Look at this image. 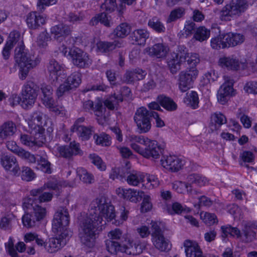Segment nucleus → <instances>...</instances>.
<instances>
[{"label": "nucleus", "instance_id": "nucleus-1", "mask_svg": "<svg viewBox=\"0 0 257 257\" xmlns=\"http://www.w3.org/2000/svg\"><path fill=\"white\" fill-rule=\"evenodd\" d=\"M90 214L80 223L79 234L81 242L86 246L92 247L95 243V229L104 221H110L114 219L115 213L113 206L107 203L104 196L93 200L90 205Z\"/></svg>", "mask_w": 257, "mask_h": 257}, {"label": "nucleus", "instance_id": "nucleus-2", "mask_svg": "<svg viewBox=\"0 0 257 257\" xmlns=\"http://www.w3.org/2000/svg\"><path fill=\"white\" fill-rule=\"evenodd\" d=\"M17 43L18 46L15 49V59L20 67V78L24 80L28 76L29 70L39 64L40 59L25 51V46L21 40V35L17 32L11 33L10 39L3 49V55L5 59L9 58L10 51Z\"/></svg>", "mask_w": 257, "mask_h": 257}, {"label": "nucleus", "instance_id": "nucleus-3", "mask_svg": "<svg viewBox=\"0 0 257 257\" xmlns=\"http://www.w3.org/2000/svg\"><path fill=\"white\" fill-rule=\"evenodd\" d=\"M36 198H27L24 200L23 207L25 214L22 217L23 225L28 227H32L37 221L43 219L46 215V209L38 204Z\"/></svg>", "mask_w": 257, "mask_h": 257}, {"label": "nucleus", "instance_id": "nucleus-4", "mask_svg": "<svg viewBox=\"0 0 257 257\" xmlns=\"http://www.w3.org/2000/svg\"><path fill=\"white\" fill-rule=\"evenodd\" d=\"M69 221L70 216L68 209L65 207H60L54 215L52 222L53 232L60 235L62 238L68 237L70 234L67 229Z\"/></svg>", "mask_w": 257, "mask_h": 257}, {"label": "nucleus", "instance_id": "nucleus-5", "mask_svg": "<svg viewBox=\"0 0 257 257\" xmlns=\"http://www.w3.org/2000/svg\"><path fill=\"white\" fill-rule=\"evenodd\" d=\"M248 7V4L246 0L232 1L220 11V19L222 21H230L231 18L239 16L244 13Z\"/></svg>", "mask_w": 257, "mask_h": 257}, {"label": "nucleus", "instance_id": "nucleus-6", "mask_svg": "<svg viewBox=\"0 0 257 257\" xmlns=\"http://www.w3.org/2000/svg\"><path fill=\"white\" fill-rule=\"evenodd\" d=\"M151 117L152 111H149L146 107H141L137 109L134 120L140 134L146 133L150 130Z\"/></svg>", "mask_w": 257, "mask_h": 257}, {"label": "nucleus", "instance_id": "nucleus-7", "mask_svg": "<svg viewBox=\"0 0 257 257\" xmlns=\"http://www.w3.org/2000/svg\"><path fill=\"white\" fill-rule=\"evenodd\" d=\"M37 90L36 84L32 81H28L24 85L21 92V105L23 108L28 109L33 105L37 97Z\"/></svg>", "mask_w": 257, "mask_h": 257}, {"label": "nucleus", "instance_id": "nucleus-8", "mask_svg": "<svg viewBox=\"0 0 257 257\" xmlns=\"http://www.w3.org/2000/svg\"><path fill=\"white\" fill-rule=\"evenodd\" d=\"M198 75L196 68H187L181 71L178 76V87L179 90L185 92L192 87L194 81Z\"/></svg>", "mask_w": 257, "mask_h": 257}, {"label": "nucleus", "instance_id": "nucleus-9", "mask_svg": "<svg viewBox=\"0 0 257 257\" xmlns=\"http://www.w3.org/2000/svg\"><path fill=\"white\" fill-rule=\"evenodd\" d=\"M73 64L79 68H86L92 63V60L88 54L80 49H75L69 52Z\"/></svg>", "mask_w": 257, "mask_h": 257}, {"label": "nucleus", "instance_id": "nucleus-10", "mask_svg": "<svg viewBox=\"0 0 257 257\" xmlns=\"http://www.w3.org/2000/svg\"><path fill=\"white\" fill-rule=\"evenodd\" d=\"M144 147L143 156L147 159H151L154 160L158 159L162 154L163 149L155 141L150 139L147 140V143Z\"/></svg>", "mask_w": 257, "mask_h": 257}, {"label": "nucleus", "instance_id": "nucleus-11", "mask_svg": "<svg viewBox=\"0 0 257 257\" xmlns=\"http://www.w3.org/2000/svg\"><path fill=\"white\" fill-rule=\"evenodd\" d=\"M225 82L220 86L217 92V99L221 104H223L227 101L228 97L232 95L233 80L227 76H224Z\"/></svg>", "mask_w": 257, "mask_h": 257}, {"label": "nucleus", "instance_id": "nucleus-12", "mask_svg": "<svg viewBox=\"0 0 257 257\" xmlns=\"http://www.w3.org/2000/svg\"><path fill=\"white\" fill-rule=\"evenodd\" d=\"M161 162L164 168L172 172L179 171L183 166V161L174 155L163 156Z\"/></svg>", "mask_w": 257, "mask_h": 257}, {"label": "nucleus", "instance_id": "nucleus-13", "mask_svg": "<svg viewBox=\"0 0 257 257\" xmlns=\"http://www.w3.org/2000/svg\"><path fill=\"white\" fill-rule=\"evenodd\" d=\"M116 193L119 197L135 203L140 201L144 196V192L142 191H137L134 189L123 188H117L116 190Z\"/></svg>", "mask_w": 257, "mask_h": 257}, {"label": "nucleus", "instance_id": "nucleus-14", "mask_svg": "<svg viewBox=\"0 0 257 257\" xmlns=\"http://www.w3.org/2000/svg\"><path fill=\"white\" fill-rule=\"evenodd\" d=\"M57 150L60 156L68 159L70 158L73 155L82 154L79 144L76 143L75 141L71 142L68 146L58 147Z\"/></svg>", "mask_w": 257, "mask_h": 257}, {"label": "nucleus", "instance_id": "nucleus-15", "mask_svg": "<svg viewBox=\"0 0 257 257\" xmlns=\"http://www.w3.org/2000/svg\"><path fill=\"white\" fill-rule=\"evenodd\" d=\"M218 65L224 69L236 70L239 69H245L246 62L239 63L238 60L233 57H223L219 59Z\"/></svg>", "mask_w": 257, "mask_h": 257}, {"label": "nucleus", "instance_id": "nucleus-16", "mask_svg": "<svg viewBox=\"0 0 257 257\" xmlns=\"http://www.w3.org/2000/svg\"><path fill=\"white\" fill-rule=\"evenodd\" d=\"M47 67L50 73V79L52 84L55 85L57 82L62 81V77L61 75L63 73L61 70L62 66L57 61L54 59H50Z\"/></svg>", "mask_w": 257, "mask_h": 257}, {"label": "nucleus", "instance_id": "nucleus-17", "mask_svg": "<svg viewBox=\"0 0 257 257\" xmlns=\"http://www.w3.org/2000/svg\"><path fill=\"white\" fill-rule=\"evenodd\" d=\"M1 163L7 171H10L13 175L20 173V168L17 159L13 156L3 155L1 158Z\"/></svg>", "mask_w": 257, "mask_h": 257}, {"label": "nucleus", "instance_id": "nucleus-18", "mask_svg": "<svg viewBox=\"0 0 257 257\" xmlns=\"http://www.w3.org/2000/svg\"><path fill=\"white\" fill-rule=\"evenodd\" d=\"M169 51V47L163 43L154 44L152 47L145 49V51L149 55L157 58H165Z\"/></svg>", "mask_w": 257, "mask_h": 257}, {"label": "nucleus", "instance_id": "nucleus-19", "mask_svg": "<svg viewBox=\"0 0 257 257\" xmlns=\"http://www.w3.org/2000/svg\"><path fill=\"white\" fill-rule=\"evenodd\" d=\"M72 28L67 25L59 24L51 28V34L57 40H62L71 34Z\"/></svg>", "mask_w": 257, "mask_h": 257}, {"label": "nucleus", "instance_id": "nucleus-20", "mask_svg": "<svg viewBox=\"0 0 257 257\" xmlns=\"http://www.w3.org/2000/svg\"><path fill=\"white\" fill-rule=\"evenodd\" d=\"M40 89L43 94L42 101L47 107L52 108L54 107L55 101L53 98V89L50 85L43 84L41 85Z\"/></svg>", "mask_w": 257, "mask_h": 257}, {"label": "nucleus", "instance_id": "nucleus-21", "mask_svg": "<svg viewBox=\"0 0 257 257\" xmlns=\"http://www.w3.org/2000/svg\"><path fill=\"white\" fill-rule=\"evenodd\" d=\"M255 228V225L250 222L244 224L242 229L241 236L240 239L244 243H249L253 241L256 236V233L254 231Z\"/></svg>", "mask_w": 257, "mask_h": 257}, {"label": "nucleus", "instance_id": "nucleus-22", "mask_svg": "<svg viewBox=\"0 0 257 257\" xmlns=\"http://www.w3.org/2000/svg\"><path fill=\"white\" fill-rule=\"evenodd\" d=\"M26 21L30 28L36 29L45 23L46 18L37 12H31L28 15Z\"/></svg>", "mask_w": 257, "mask_h": 257}, {"label": "nucleus", "instance_id": "nucleus-23", "mask_svg": "<svg viewBox=\"0 0 257 257\" xmlns=\"http://www.w3.org/2000/svg\"><path fill=\"white\" fill-rule=\"evenodd\" d=\"M122 46L123 41L120 40H114L112 42L99 41L96 44L97 50L103 53H108L116 48Z\"/></svg>", "mask_w": 257, "mask_h": 257}, {"label": "nucleus", "instance_id": "nucleus-24", "mask_svg": "<svg viewBox=\"0 0 257 257\" xmlns=\"http://www.w3.org/2000/svg\"><path fill=\"white\" fill-rule=\"evenodd\" d=\"M16 132V123L11 120L7 121L0 125V138L7 139L14 136Z\"/></svg>", "mask_w": 257, "mask_h": 257}, {"label": "nucleus", "instance_id": "nucleus-25", "mask_svg": "<svg viewBox=\"0 0 257 257\" xmlns=\"http://www.w3.org/2000/svg\"><path fill=\"white\" fill-rule=\"evenodd\" d=\"M149 36L150 33L146 29H139L132 32L130 38L133 44L144 45Z\"/></svg>", "mask_w": 257, "mask_h": 257}, {"label": "nucleus", "instance_id": "nucleus-26", "mask_svg": "<svg viewBox=\"0 0 257 257\" xmlns=\"http://www.w3.org/2000/svg\"><path fill=\"white\" fill-rule=\"evenodd\" d=\"M59 237L51 238L45 244V249L50 253L57 251L66 243L65 238H62L60 235Z\"/></svg>", "mask_w": 257, "mask_h": 257}, {"label": "nucleus", "instance_id": "nucleus-27", "mask_svg": "<svg viewBox=\"0 0 257 257\" xmlns=\"http://www.w3.org/2000/svg\"><path fill=\"white\" fill-rule=\"evenodd\" d=\"M44 188L41 187L37 189H34L30 191V195L33 198H36V202L41 203L43 202H48L51 201L53 194L52 192H44Z\"/></svg>", "mask_w": 257, "mask_h": 257}, {"label": "nucleus", "instance_id": "nucleus-28", "mask_svg": "<svg viewBox=\"0 0 257 257\" xmlns=\"http://www.w3.org/2000/svg\"><path fill=\"white\" fill-rule=\"evenodd\" d=\"M76 126V124L75 126H72L71 131L73 132H76L77 136L82 140H88L94 132L93 128L92 126Z\"/></svg>", "mask_w": 257, "mask_h": 257}, {"label": "nucleus", "instance_id": "nucleus-29", "mask_svg": "<svg viewBox=\"0 0 257 257\" xmlns=\"http://www.w3.org/2000/svg\"><path fill=\"white\" fill-rule=\"evenodd\" d=\"M44 116L43 113L39 111L33 112L28 118L29 128H33V130L39 129L42 126V120Z\"/></svg>", "mask_w": 257, "mask_h": 257}, {"label": "nucleus", "instance_id": "nucleus-30", "mask_svg": "<svg viewBox=\"0 0 257 257\" xmlns=\"http://www.w3.org/2000/svg\"><path fill=\"white\" fill-rule=\"evenodd\" d=\"M152 241L155 247L161 251L167 252L171 248V244L164 235L152 238Z\"/></svg>", "mask_w": 257, "mask_h": 257}, {"label": "nucleus", "instance_id": "nucleus-31", "mask_svg": "<svg viewBox=\"0 0 257 257\" xmlns=\"http://www.w3.org/2000/svg\"><path fill=\"white\" fill-rule=\"evenodd\" d=\"M167 66L172 74H176L180 69L181 62L177 59V55L174 52L171 53L167 60Z\"/></svg>", "mask_w": 257, "mask_h": 257}, {"label": "nucleus", "instance_id": "nucleus-32", "mask_svg": "<svg viewBox=\"0 0 257 257\" xmlns=\"http://www.w3.org/2000/svg\"><path fill=\"white\" fill-rule=\"evenodd\" d=\"M224 39L228 45V47H233L241 44L244 40V36L237 33H227L224 34Z\"/></svg>", "mask_w": 257, "mask_h": 257}, {"label": "nucleus", "instance_id": "nucleus-33", "mask_svg": "<svg viewBox=\"0 0 257 257\" xmlns=\"http://www.w3.org/2000/svg\"><path fill=\"white\" fill-rule=\"evenodd\" d=\"M39 128L37 130H33V128H29L30 133L34 136L33 138L35 146L38 147H42L46 141V138L44 135V128L42 126H40Z\"/></svg>", "mask_w": 257, "mask_h": 257}, {"label": "nucleus", "instance_id": "nucleus-34", "mask_svg": "<svg viewBox=\"0 0 257 257\" xmlns=\"http://www.w3.org/2000/svg\"><path fill=\"white\" fill-rule=\"evenodd\" d=\"M125 177L127 183L134 186H138L141 182H143L145 178L143 173L136 171L127 173Z\"/></svg>", "mask_w": 257, "mask_h": 257}, {"label": "nucleus", "instance_id": "nucleus-35", "mask_svg": "<svg viewBox=\"0 0 257 257\" xmlns=\"http://www.w3.org/2000/svg\"><path fill=\"white\" fill-rule=\"evenodd\" d=\"M122 94H114L108 97L104 102V105L109 109L113 110L118 105L119 102L123 101Z\"/></svg>", "mask_w": 257, "mask_h": 257}, {"label": "nucleus", "instance_id": "nucleus-36", "mask_svg": "<svg viewBox=\"0 0 257 257\" xmlns=\"http://www.w3.org/2000/svg\"><path fill=\"white\" fill-rule=\"evenodd\" d=\"M188 184H195L196 185L201 187L205 186L208 182L207 179L199 174L193 173L189 175L186 178Z\"/></svg>", "mask_w": 257, "mask_h": 257}, {"label": "nucleus", "instance_id": "nucleus-37", "mask_svg": "<svg viewBox=\"0 0 257 257\" xmlns=\"http://www.w3.org/2000/svg\"><path fill=\"white\" fill-rule=\"evenodd\" d=\"M226 119L225 116L221 113H215L212 115L211 117V122L210 123V128L213 130H216L223 124L225 123Z\"/></svg>", "mask_w": 257, "mask_h": 257}, {"label": "nucleus", "instance_id": "nucleus-38", "mask_svg": "<svg viewBox=\"0 0 257 257\" xmlns=\"http://www.w3.org/2000/svg\"><path fill=\"white\" fill-rule=\"evenodd\" d=\"M157 100L159 103L166 110L174 111L177 109L176 103L171 98L164 95L158 96Z\"/></svg>", "mask_w": 257, "mask_h": 257}, {"label": "nucleus", "instance_id": "nucleus-39", "mask_svg": "<svg viewBox=\"0 0 257 257\" xmlns=\"http://www.w3.org/2000/svg\"><path fill=\"white\" fill-rule=\"evenodd\" d=\"M239 157L241 158L242 161V162L239 163L241 166H244L250 170H253L254 169L253 167H250L248 165L246 164V163H252L254 161V156L251 152L248 151H243L240 154Z\"/></svg>", "mask_w": 257, "mask_h": 257}, {"label": "nucleus", "instance_id": "nucleus-40", "mask_svg": "<svg viewBox=\"0 0 257 257\" xmlns=\"http://www.w3.org/2000/svg\"><path fill=\"white\" fill-rule=\"evenodd\" d=\"M131 31V26L127 23H122L115 28L113 33L116 37L123 38L130 33Z\"/></svg>", "mask_w": 257, "mask_h": 257}, {"label": "nucleus", "instance_id": "nucleus-41", "mask_svg": "<svg viewBox=\"0 0 257 257\" xmlns=\"http://www.w3.org/2000/svg\"><path fill=\"white\" fill-rule=\"evenodd\" d=\"M148 26L159 33H164L166 28L160 20L156 17L150 19L148 23Z\"/></svg>", "mask_w": 257, "mask_h": 257}, {"label": "nucleus", "instance_id": "nucleus-42", "mask_svg": "<svg viewBox=\"0 0 257 257\" xmlns=\"http://www.w3.org/2000/svg\"><path fill=\"white\" fill-rule=\"evenodd\" d=\"M210 35L209 30L204 26H200L198 28L194 35V38L197 41L203 42L209 38Z\"/></svg>", "mask_w": 257, "mask_h": 257}, {"label": "nucleus", "instance_id": "nucleus-43", "mask_svg": "<svg viewBox=\"0 0 257 257\" xmlns=\"http://www.w3.org/2000/svg\"><path fill=\"white\" fill-rule=\"evenodd\" d=\"M224 34L220 35L219 36L212 38L211 46L213 49L218 50L228 47V45L224 39Z\"/></svg>", "mask_w": 257, "mask_h": 257}, {"label": "nucleus", "instance_id": "nucleus-44", "mask_svg": "<svg viewBox=\"0 0 257 257\" xmlns=\"http://www.w3.org/2000/svg\"><path fill=\"white\" fill-rule=\"evenodd\" d=\"M185 14V10L182 7L176 8L172 10L167 19V23L175 22L181 18Z\"/></svg>", "mask_w": 257, "mask_h": 257}, {"label": "nucleus", "instance_id": "nucleus-45", "mask_svg": "<svg viewBox=\"0 0 257 257\" xmlns=\"http://www.w3.org/2000/svg\"><path fill=\"white\" fill-rule=\"evenodd\" d=\"M77 174L79 177L80 179L84 183L91 184L94 181V177L93 175L87 172L83 168H78L77 169Z\"/></svg>", "mask_w": 257, "mask_h": 257}, {"label": "nucleus", "instance_id": "nucleus-46", "mask_svg": "<svg viewBox=\"0 0 257 257\" xmlns=\"http://www.w3.org/2000/svg\"><path fill=\"white\" fill-rule=\"evenodd\" d=\"M184 102L193 108H196L199 103L197 93L195 91H192L190 94H187L184 99Z\"/></svg>", "mask_w": 257, "mask_h": 257}, {"label": "nucleus", "instance_id": "nucleus-47", "mask_svg": "<svg viewBox=\"0 0 257 257\" xmlns=\"http://www.w3.org/2000/svg\"><path fill=\"white\" fill-rule=\"evenodd\" d=\"M221 230L223 236H227L230 234L232 236H236L237 238H240L241 236L240 230L237 227H233L230 225L224 226L221 227Z\"/></svg>", "mask_w": 257, "mask_h": 257}, {"label": "nucleus", "instance_id": "nucleus-48", "mask_svg": "<svg viewBox=\"0 0 257 257\" xmlns=\"http://www.w3.org/2000/svg\"><path fill=\"white\" fill-rule=\"evenodd\" d=\"M36 177V174L30 167L23 166L21 170V178L27 182L33 180Z\"/></svg>", "mask_w": 257, "mask_h": 257}, {"label": "nucleus", "instance_id": "nucleus-49", "mask_svg": "<svg viewBox=\"0 0 257 257\" xmlns=\"http://www.w3.org/2000/svg\"><path fill=\"white\" fill-rule=\"evenodd\" d=\"M121 243L120 242L108 239L106 241L105 244L108 251L111 254H115L121 250Z\"/></svg>", "mask_w": 257, "mask_h": 257}, {"label": "nucleus", "instance_id": "nucleus-50", "mask_svg": "<svg viewBox=\"0 0 257 257\" xmlns=\"http://www.w3.org/2000/svg\"><path fill=\"white\" fill-rule=\"evenodd\" d=\"M66 82L72 89L76 88L81 82L80 74L77 72L73 73L67 78Z\"/></svg>", "mask_w": 257, "mask_h": 257}, {"label": "nucleus", "instance_id": "nucleus-51", "mask_svg": "<svg viewBox=\"0 0 257 257\" xmlns=\"http://www.w3.org/2000/svg\"><path fill=\"white\" fill-rule=\"evenodd\" d=\"M93 137L97 145H100L102 146H109L111 144L110 137L107 134H102L100 135L95 134Z\"/></svg>", "mask_w": 257, "mask_h": 257}, {"label": "nucleus", "instance_id": "nucleus-52", "mask_svg": "<svg viewBox=\"0 0 257 257\" xmlns=\"http://www.w3.org/2000/svg\"><path fill=\"white\" fill-rule=\"evenodd\" d=\"M51 40L49 34L46 31L41 33L37 39V45L40 48H45L48 45V42Z\"/></svg>", "mask_w": 257, "mask_h": 257}, {"label": "nucleus", "instance_id": "nucleus-53", "mask_svg": "<svg viewBox=\"0 0 257 257\" xmlns=\"http://www.w3.org/2000/svg\"><path fill=\"white\" fill-rule=\"evenodd\" d=\"M37 162L38 168L43 172L48 174L51 173V163L46 158L41 156L38 159Z\"/></svg>", "mask_w": 257, "mask_h": 257}, {"label": "nucleus", "instance_id": "nucleus-54", "mask_svg": "<svg viewBox=\"0 0 257 257\" xmlns=\"http://www.w3.org/2000/svg\"><path fill=\"white\" fill-rule=\"evenodd\" d=\"M152 238L163 235V231L161 228L162 223L161 222L152 221L151 223Z\"/></svg>", "mask_w": 257, "mask_h": 257}, {"label": "nucleus", "instance_id": "nucleus-55", "mask_svg": "<svg viewBox=\"0 0 257 257\" xmlns=\"http://www.w3.org/2000/svg\"><path fill=\"white\" fill-rule=\"evenodd\" d=\"M200 217L203 222L208 225H213L217 222V217L214 213L202 212L200 214Z\"/></svg>", "mask_w": 257, "mask_h": 257}, {"label": "nucleus", "instance_id": "nucleus-56", "mask_svg": "<svg viewBox=\"0 0 257 257\" xmlns=\"http://www.w3.org/2000/svg\"><path fill=\"white\" fill-rule=\"evenodd\" d=\"M125 170V168H112L109 173V178L113 180L115 179H119L120 180H122L123 179L125 178L126 176V175L124 173Z\"/></svg>", "mask_w": 257, "mask_h": 257}, {"label": "nucleus", "instance_id": "nucleus-57", "mask_svg": "<svg viewBox=\"0 0 257 257\" xmlns=\"http://www.w3.org/2000/svg\"><path fill=\"white\" fill-rule=\"evenodd\" d=\"M89 158L90 159L91 163L100 170L104 171L106 169V165L98 155L95 154H90Z\"/></svg>", "mask_w": 257, "mask_h": 257}, {"label": "nucleus", "instance_id": "nucleus-58", "mask_svg": "<svg viewBox=\"0 0 257 257\" xmlns=\"http://www.w3.org/2000/svg\"><path fill=\"white\" fill-rule=\"evenodd\" d=\"M95 113V115L100 118V119L102 120V119H105V111L106 108L105 105H103L101 102H97L95 104L94 108L93 110ZM99 120V119H98Z\"/></svg>", "mask_w": 257, "mask_h": 257}, {"label": "nucleus", "instance_id": "nucleus-59", "mask_svg": "<svg viewBox=\"0 0 257 257\" xmlns=\"http://www.w3.org/2000/svg\"><path fill=\"white\" fill-rule=\"evenodd\" d=\"M185 61L189 65L188 68H196V66L199 63L200 60L198 54L191 53L187 55V59Z\"/></svg>", "mask_w": 257, "mask_h": 257}, {"label": "nucleus", "instance_id": "nucleus-60", "mask_svg": "<svg viewBox=\"0 0 257 257\" xmlns=\"http://www.w3.org/2000/svg\"><path fill=\"white\" fill-rule=\"evenodd\" d=\"M18 156L30 163H35L36 162L35 155L23 149H22Z\"/></svg>", "mask_w": 257, "mask_h": 257}, {"label": "nucleus", "instance_id": "nucleus-61", "mask_svg": "<svg viewBox=\"0 0 257 257\" xmlns=\"http://www.w3.org/2000/svg\"><path fill=\"white\" fill-rule=\"evenodd\" d=\"M173 188L176 190L178 193H183L188 187H189V184L188 183V182H184L180 181H175L173 184Z\"/></svg>", "mask_w": 257, "mask_h": 257}, {"label": "nucleus", "instance_id": "nucleus-62", "mask_svg": "<svg viewBox=\"0 0 257 257\" xmlns=\"http://www.w3.org/2000/svg\"><path fill=\"white\" fill-rule=\"evenodd\" d=\"M142 199H143V200L141 206L142 211L146 212L150 211L152 207V203L150 202V196L146 195L144 192V196Z\"/></svg>", "mask_w": 257, "mask_h": 257}, {"label": "nucleus", "instance_id": "nucleus-63", "mask_svg": "<svg viewBox=\"0 0 257 257\" xmlns=\"http://www.w3.org/2000/svg\"><path fill=\"white\" fill-rule=\"evenodd\" d=\"M121 230L118 228H115L110 231L108 233V236L111 240H116V241L122 242L123 237Z\"/></svg>", "mask_w": 257, "mask_h": 257}, {"label": "nucleus", "instance_id": "nucleus-64", "mask_svg": "<svg viewBox=\"0 0 257 257\" xmlns=\"http://www.w3.org/2000/svg\"><path fill=\"white\" fill-rule=\"evenodd\" d=\"M177 52H175L177 55V59L181 62L185 61L187 59V55L189 54L187 52V50L183 46H179L177 50Z\"/></svg>", "mask_w": 257, "mask_h": 257}]
</instances>
